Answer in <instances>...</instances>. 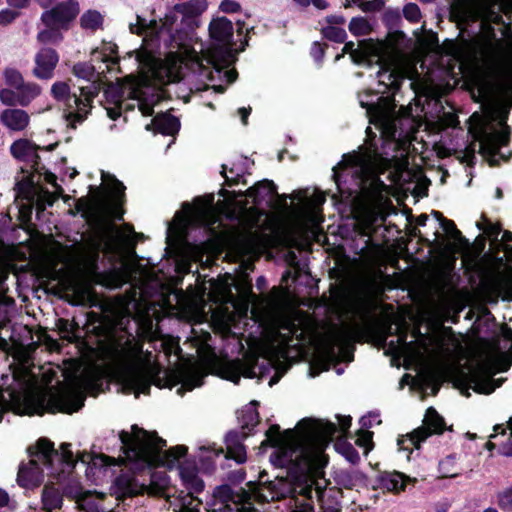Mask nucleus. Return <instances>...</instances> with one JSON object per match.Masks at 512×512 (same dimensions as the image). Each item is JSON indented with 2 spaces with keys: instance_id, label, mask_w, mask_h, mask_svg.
Returning <instances> with one entry per match:
<instances>
[{
  "instance_id": "obj_32",
  "label": "nucleus",
  "mask_w": 512,
  "mask_h": 512,
  "mask_svg": "<svg viewBox=\"0 0 512 512\" xmlns=\"http://www.w3.org/2000/svg\"><path fill=\"white\" fill-rule=\"evenodd\" d=\"M19 105L27 106L33 99H35L40 93L41 88L35 83H24L18 87Z\"/></svg>"
},
{
  "instance_id": "obj_4",
  "label": "nucleus",
  "mask_w": 512,
  "mask_h": 512,
  "mask_svg": "<svg viewBox=\"0 0 512 512\" xmlns=\"http://www.w3.org/2000/svg\"><path fill=\"white\" fill-rule=\"evenodd\" d=\"M123 61L132 62L136 66L138 75L132 73L127 75L125 77L127 83L124 86L111 84L106 88V101L113 105V107H106L108 116L115 120L121 115L123 109H130L127 99L136 101L144 116L152 115L153 107L159 101V95L148 84L149 73H153L154 67L152 56L143 50L132 51L128 53V57L123 58Z\"/></svg>"
},
{
  "instance_id": "obj_62",
  "label": "nucleus",
  "mask_w": 512,
  "mask_h": 512,
  "mask_svg": "<svg viewBox=\"0 0 512 512\" xmlns=\"http://www.w3.org/2000/svg\"><path fill=\"white\" fill-rule=\"evenodd\" d=\"M213 211V197L210 196L209 197V201L208 203L206 204V206L204 207H201L199 210H198V217L200 218H205L207 216H209Z\"/></svg>"
},
{
  "instance_id": "obj_6",
  "label": "nucleus",
  "mask_w": 512,
  "mask_h": 512,
  "mask_svg": "<svg viewBox=\"0 0 512 512\" xmlns=\"http://www.w3.org/2000/svg\"><path fill=\"white\" fill-rule=\"evenodd\" d=\"M478 358L477 367L470 376V386L478 393L490 394L503 382L493 376L499 371H507L512 365V330L503 326L497 337L481 339Z\"/></svg>"
},
{
  "instance_id": "obj_63",
  "label": "nucleus",
  "mask_w": 512,
  "mask_h": 512,
  "mask_svg": "<svg viewBox=\"0 0 512 512\" xmlns=\"http://www.w3.org/2000/svg\"><path fill=\"white\" fill-rule=\"evenodd\" d=\"M44 179H45V181L47 183H49L52 186H54L59 192H62V188L60 186H58L57 183H56L57 177L53 173L45 172Z\"/></svg>"
},
{
  "instance_id": "obj_9",
  "label": "nucleus",
  "mask_w": 512,
  "mask_h": 512,
  "mask_svg": "<svg viewBox=\"0 0 512 512\" xmlns=\"http://www.w3.org/2000/svg\"><path fill=\"white\" fill-rule=\"evenodd\" d=\"M372 59L373 63L379 65L376 78L381 88L378 93L384 94L389 90L399 89L403 79H412L416 73L415 68L405 63L397 54L384 57L380 55V49H378Z\"/></svg>"
},
{
  "instance_id": "obj_35",
  "label": "nucleus",
  "mask_w": 512,
  "mask_h": 512,
  "mask_svg": "<svg viewBox=\"0 0 512 512\" xmlns=\"http://www.w3.org/2000/svg\"><path fill=\"white\" fill-rule=\"evenodd\" d=\"M383 488L391 492H398L405 486L403 475L397 472L387 473L381 477Z\"/></svg>"
},
{
  "instance_id": "obj_29",
  "label": "nucleus",
  "mask_w": 512,
  "mask_h": 512,
  "mask_svg": "<svg viewBox=\"0 0 512 512\" xmlns=\"http://www.w3.org/2000/svg\"><path fill=\"white\" fill-rule=\"evenodd\" d=\"M152 125L158 132L166 135H173L180 128L179 120L169 113H162L155 116L152 120Z\"/></svg>"
},
{
  "instance_id": "obj_16",
  "label": "nucleus",
  "mask_w": 512,
  "mask_h": 512,
  "mask_svg": "<svg viewBox=\"0 0 512 512\" xmlns=\"http://www.w3.org/2000/svg\"><path fill=\"white\" fill-rule=\"evenodd\" d=\"M444 429L443 418L434 408H429L426 411L422 426L398 439L399 449L405 451H412L413 448L419 449L421 442L433 434H441Z\"/></svg>"
},
{
  "instance_id": "obj_53",
  "label": "nucleus",
  "mask_w": 512,
  "mask_h": 512,
  "mask_svg": "<svg viewBox=\"0 0 512 512\" xmlns=\"http://www.w3.org/2000/svg\"><path fill=\"white\" fill-rule=\"evenodd\" d=\"M508 427L510 434L506 441L502 442L499 447V451L504 456H512V417L508 421Z\"/></svg>"
},
{
  "instance_id": "obj_3",
  "label": "nucleus",
  "mask_w": 512,
  "mask_h": 512,
  "mask_svg": "<svg viewBox=\"0 0 512 512\" xmlns=\"http://www.w3.org/2000/svg\"><path fill=\"white\" fill-rule=\"evenodd\" d=\"M205 375L204 369L195 363L187 365L178 372L162 371L155 364L150 353L143 360L140 353H137L131 363L123 369L119 382L124 393H133L136 397L139 394H149L152 384L160 388H171L180 384L177 393L183 395L186 391L200 387Z\"/></svg>"
},
{
  "instance_id": "obj_43",
  "label": "nucleus",
  "mask_w": 512,
  "mask_h": 512,
  "mask_svg": "<svg viewBox=\"0 0 512 512\" xmlns=\"http://www.w3.org/2000/svg\"><path fill=\"white\" fill-rule=\"evenodd\" d=\"M336 448L345 456V458L348 461L352 463L358 461L359 455L357 451L353 448L351 444L347 443L346 441L339 440L336 443Z\"/></svg>"
},
{
  "instance_id": "obj_45",
  "label": "nucleus",
  "mask_w": 512,
  "mask_h": 512,
  "mask_svg": "<svg viewBox=\"0 0 512 512\" xmlns=\"http://www.w3.org/2000/svg\"><path fill=\"white\" fill-rule=\"evenodd\" d=\"M499 142V138L493 135H485V137L480 142V147L483 151L491 155H495L499 149Z\"/></svg>"
},
{
  "instance_id": "obj_34",
  "label": "nucleus",
  "mask_w": 512,
  "mask_h": 512,
  "mask_svg": "<svg viewBox=\"0 0 512 512\" xmlns=\"http://www.w3.org/2000/svg\"><path fill=\"white\" fill-rule=\"evenodd\" d=\"M434 214L440 220L441 228L449 240H452L455 243H461L464 240L461 232L456 228V225L452 220L444 218L439 212H435Z\"/></svg>"
},
{
  "instance_id": "obj_50",
  "label": "nucleus",
  "mask_w": 512,
  "mask_h": 512,
  "mask_svg": "<svg viewBox=\"0 0 512 512\" xmlns=\"http://www.w3.org/2000/svg\"><path fill=\"white\" fill-rule=\"evenodd\" d=\"M94 203L91 199L88 198H79L76 202L75 208L77 212L81 213L84 216L90 215L94 210Z\"/></svg>"
},
{
  "instance_id": "obj_51",
  "label": "nucleus",
  "mask_w": 512,
  "mask_h": 512,
  "mask_svg": "<svg viewBox=\"0 0 512 512\" xmlns=\"http://www.w3.org/2000/svg\"><path fill=\"white\" fill-rule=\"evenodd\" d=\"M380 423L381 420L379 418V414L376 412H370L360 419L361 428L364 430H367L374 425H379Z\"/></svg>"
},
{
  "instance_id": "obj_42",
  "label": "nucleus",
  "mask_w": 512,
  "mask_h": 512,
  "mask_svg": "<svg viewBox=\"0 0 512 512\" xmlns=\"http://www.w3.org/2000/svg\"><path fill=\"white\" fill-rule=\"evenodd\" d=\"M349 30L354 35H366L369 30V23L366 19L358 17L352 18L349 23Z\"/></svg>"
},
{
  "instance_id": "obj_38",
  "label": "nucleus",
  "mask_w": 512,
  "mask_h": 512,
  "mask_svg": "<svg viewBox=\"0 0 512 512\" xmlns=\"http://www.w3.org/2000/svg\"><path fill=\"white\" fill-rule=\"evenodd\" d=\"M80 22L84 29L95 30L102 25L103 17L98 11L89 10L82 15Z\"/></svg>"
},
{
  "instance_id": "obj_30",
  "label": "nucleus",
  "mask_w": 512,
  "mask_h": 512,
  "mask_svg": "<svg viewBox=\"0 0 512 512\" xmlns=\"http://www.w3.org/2000/svg\"><path fill=\"white\" fill-rule=\"evenodd\" d=\"M138 306V302L135 298L126 299L121 298L115 304L114 307V317L119 320V325L124 324V320L129 321L130 316L132 315L133 310H135Z\"/></svg>"
},
{
  "instance_id": "obj_14",
  "label": "nucleus",
  "mask_w": 512,
  "mask_h": 512,
  "mask_svg": "<svg viewBox=\"0 0 512 512\" xmlns=\"http://www.w3.org/2000/svg\"><path fill=\"white\" fill-rule=\"evenodd\" d=\"M178 474L187 491V493L181 491L177 497L178 512H200L201 501L194 498L193 494L202 492L205 485L198 475L196 466L189 462L181 463L178 467Z\"/></svg>"
},
{
  "instance_id": "obj_31",
  "label": "nucleus",
  "mask_w": 512,
  "mask_h": 512,
  "mask_svg": "<svg viewBox=\"0 0 512 512\" xmlns=\"http://www.w3.org/2000/svg\"><path fill=\"white\" fill-rule=\"evenodd\" d=\"M302 334L294 319L285 318L283 319L281 326L278 330V342L281 345H289L293 336L297 337V333Z\"/></svg>"
},
{
  "instance_id": "obj_15",
  "label": "nucleus",
  "mask_w": 512,
  "mask_h": 512,
  "mask_svg": "<svg viewBox=\"0 0 512 512\" xmlns=\"http://www.w3.org/2000/svg\"><path fill=\"white\" fill-rule=\"evenodd\" d=\"M254 402L241 411L239 418L241 423V432L231 431L225 437L226 449L225 458L233 459L238 464L246 461V450L242 441L252 429L258 424V413L253 407Z\"/></svg>"
},
{
  "instance_id": "obj_61",
  "label": "nucleus",
  "mask_w": 512,
  "mask_h": 512,
  "mask_svg": "<svg viewBox=\"0 0 512 512\" xmlns=\"http://www.w3.org/2000/svg\"><path fill=\"white\" fill-rule=\"evenodd\" d=\"M311 55L316 62L320 63L324 57L323 46L315 42L311 48Z\"/></svg>"
},
{
  "instance_id": "obj_33",
  "label": "nucleus",
  "mask_w": 512,
  "mask_h": 512,
  "mask_svg": "<svg viewBox=\"0 0 512 512\" xmlns=\"http://www.w3.org/2000/svg\"><path fill=\"white\" fill-rule=\"evenodd\" d=\"M176 10L188 16H195L207 9L206 0H189L175 6Z\"/></svg>"
},
{
  "instance_id": "obj_2",
  "label": "nucleus",
  "mask_w": 512,
  "mask_h": 512,
  "mask_svg": "<svg viewBox=\"0 0 512 512\" xmlns=\"http://www.w3.org/2000/svg\"><path fill=\"white\" fill-rule=\"evenodd\" d=\"M367 140L361 152H353L343 156L342 161L333 168V177L338 189L342 192V178L351 177L350 194L360 193L367 201L359 213V221L364 230L372 229L379 221L385 220L382 191L386 188L380 180L379 173L389 165V159L374 141L375 135L371 128L366 129Z\"/></svg>"
},
{
  "instance_id": "obj_48",
  "label": "nucleus",
  "mask_w": 512,
  "mask_h": 512,
  "mask_svg": "<svg viewBox=\"0 0 512 512\" xmlns=\"http://www.w3.org/2000/svg\"><path fill=\"white\" fill-rule=\"evenodd\" d=\"M497 503L501 509L512 511V486L498 494Z\"/></svg>"
},
{
  "instance_id": "obj_55",
  "label": "nucleus",
  "mask_w": 512,
  "mask_h": 512,
  "mask_svg": "<svg viewBox=\"0 0 512 512\" xmlns=\"http://www.w3.org/2000/svg\"><path fill=\"white\" fill-rule=\"evenodd\" d=\"M136 23L129 24V30L131 33L141 35L148 29V24L146 19L137 16Z\"/></svg>"
},
{
  "instance_id": "obj_39",
  "label": "nucleus",
  "mask_w": 512,
  "mask_h": 512,
  "mask_svg": "<svg viewBox=\"0 0 512 512\" xmlns=\"http://www.w3.org/2000/svg\"><path fill=\"white\" fill-rule=\"evenodd\" d=\"M59 28H48L40 31L37 39L41 43H58L62 40V35L58 31Z\"/></svg>"
},
{
  "instance_id": "obj_58",
  "label": "nucleus",
  "mask_w": 512,
  "mask_h": 512,
  "mask_svg": "<svg viewBox=\"0 0 512 512\" xmlns=\"http://www.w3.org/2000/svg\"><path fill=\"white\" fill-rule=\"evenodd\" d=\"M209 507H210V511L211 512H234L235 509L237 510H240L237 506L232 507L230 503H217V502H212L211 504H209Z\"/></svg>"
},
{
  "instance_id": "obj_28",
  "label": "nucleus",
  "mask_w": 512,
  "mask_h": 512,
  "mask_svg": "<svg viewBox=\"0 0 512 512\" xmlns=\"http://www.w3.org/2000/svg\"><path fill=\"white\" fill-rule=\"evenodd\" d=\"M41 502L45 512L59 510L63 506V494L54 486L46 485L42 491Z\"/></svg>"
},
{
  "instance_id": "obj_54",
  "label": "nucleus",
  "mask_w": 512,
  "mask_h": 512,
  "mask_svg": "<svg viewBox=\"0 0 512 512\" xmlns=\"http://www.w3.org/2000/svg\"><path fill=\"white\" fill-rule=\"evenodd\" d=\"M383 6L384 2L382 0L365 1L359 4V7L363 12L380 11L383 8Z\"/></svg>"
},
{
  "instance_id": "obj_59",
  "label": "nucleus",
  "mask_w": 512,
  "mask_h": 512,
  "mask_svg": "<svg viewBox=\"0 0 512 512\" xmlns=\"http://www.w3.org/2000/svg\"><path fill=\"white\" fill-rule=\"evenodd\" d=\"M92 463H93L94 466L106 467V466L115 465L116 464V459L101 454V455H97V456L93 457L92 458Z\"/></svg>"
},
{
  "instance_id": "obj_8",
  "label": "nucleus",
  "mask_w": 512,
  "mask_h": 512,
  "mask_svg": "<svg viewBox=\"0 0 512 512\" xmlns=\"http://www.w3.org/2000/svg\"><path fill=\"white\" fill-rule=\"evenodd\" d=\"M61 459L67 466L73 467L76 460L70 449V444L61 445V454L54 448L53 444L46 440L40 439L37 442V451L30 459L29 463L19 468L17 481L19 485L25 488L38 486L44 478V468L52 469L54 459Z\"/></svg>"
},
{
  "instance_id": "obj_26",
  "label": "nucleus",
  "mask_w": 512,
  "mask_h": 512,
  "mask_svg": "<svg viewBox=\"0 0 512 512\" xmlns=\"http://www.w3.org/2000/svg\"><path fill=\"white\" fill-rule=\"evenodd\" d=\"M378 49L379 47L377 46L354 48L353 42H347L343 47V54H350L352 61L356 64H363L370 67L373 64L372 57L374 56L375 51H378Z\"/></svg>"
},
{
  "instance_id": "obj_27",
  "label": "nucleus",
  "mask_w": 512,
  "mask_h": 512,
  "mask_svg": "<svg viewBox=\"0 0 512 512\" xmlns=\"http://www.w3.org/2000/svg\"><path fill=\"white\" fill-rule=\"evenodd\" d=\"M102 181L107 186V189L110 191L113 197L112 205L114 206V217L118 220H121L122 213H117V206L121 204V200L124 197V191L126 188L122 182H120L109 173L102 172Z\"/></svg>"
},
{
  "instance_id": "obj_17",
  "label": "nucleus",
  "mask_w": 512,
  "mask_h": 512,
  "mask_svg": "<svg viewBox=\"0 0 512 512\" xmlns=\"http://www.w3.org/2000/svg\"><path fill=\"white\" fill-rule=\"evenodd\" d=\"M480 274L490 286L512 298V265L499 258L491 263L482 264Z\"/></svg>"
},
{
  "instance_id": "obj_5",
  "label": "nucleus",
  "mask_w": 512,
  "mask_h": 512,
  "mask_svg": "<svg viewBox=\"0 0 512 512\" xmlns=\"http://www.w3.org/2000/svg\"><path fill=\"white\" fill-rule=\"evenodd\" d=\"M209 32L213 40L212 46L203 54L194 49L185 51L184 61L200 74L212 67L219 78L223 77L227 83H232L236 80L237 72L227 68L235 62L238 53L232 41L233 24L226 17H218L211 21Z\"/></svg>"
},
{
  "instance_id": "obj_20",
  "label": "nucleus",
  "mask_w": 512,
  "mask_h": 512,
  "mask_svg": "<svg viewBox=\"0 0 512 512\" xmlns=\"http://www.w3.org/2000/svg\"><path fill=\"white\" fill-rule=\"evenodd\" d=\"M256 495L250 494L246 491L234 492L229 485L218 486L213 492V502L217 503H230L235 506L240 505L241 511L249 512L254 510L253 498Z\"/></svg>"
},
{
  "instance_id": "obj_12",
  "label": "nucleus",
  "mask_w": 512,
  "mask_h": 512,
  "mask_svg": "<svg viewBox=\"0 0 512 512\" xmlns=\"http://www.w3.org/2000/svg\"><path fill=\"white\" fill-rule=\"evenodd\" d=\"M86 382L83 387L79 381L56 391L49 392L44 398L46 411L50 413L62 412L71 414L78 411L84 405Z\"/></svg>"
},
{
  "instance_id": "obj_52",
  "label": "nucleus",
  "mask_w": 512,
  "mask_h": 512,
  "mask_svg": "<svg viewBox=\"0 0 512 512\" xmlns=\"http://www.w3.org/2000/svg\"><path fill=\"white\" fill-rule=\"evenodd\" d=\"M19 17V12L12 9H2L0 11V26H7Z\"/></svg>"
},
{
  "instance_id": "obj_47",
  "label": "nucleus",
  "mask_w": 512,
  "mask_h": 512,
  "mask_svg": "<svg viewBox=\"0 0 512 512\" xmlns=\"http://www.w3.org/2000/svg\"><path fill=\"white\" fill-rule=\"evenodd\" d=\"M262 190H266L267 194L273 193V183L266 181V182L258 184L255 187H251L248 189L247 195L249 197H253L254 201L257 202L258 198L261 196Z\"/></svg>"
},
{
  "instance_id": "obj_10",
  "label": "nucleus",
  "mask_w": 512,
  "mask_h": 512,
  "mask_svg": "<svg viewBox=\"0 0 512 512\" xmlns=\"http://www.w3.org/2000/svg\"><path fill=\"white\" fill-rule=\"evenodd\" d=\"M33 383L26 371L2 375L0 379V421L2 414L32 396Z\"/></svg>"
},
{
  "instance_id": "obj_64",
  "label": "nucleus",
  "mask_w": 512,
  "mask_h": 512,
  "mask_svg": "<svg viewBox=\"0 0 512 512\" xmlns=\"http://www.w3.org/2000/svg\"><path fill=\"white\" fill-rule=\"evenodd\" d=\"M10 6L15 8H25L28 6L30 0H6Z\"/></svg>"
},
{
  "instance_id": "obj_37",
  "label": "nucleus",
  "mask_w": 512,
  "mask_h": 512,
  "mask_svg": "<svg viewBox=\"0 0 512 512\" xmlns=\"http://www.w3.org/2000/svg\"><path fill=\"white\" fill-rule=\"evenodd\" d=\"M439 473L446 478L458 476L459 472L454 455H449L439 462Z\"/></svg>"
},
{
  "instance_id": "obj_60",
  "label": "nucleus",
  "mask_w": 512,
  "mask_h": 512,
  "mask_svg": "<svg viewBox=\"0 0 512 512\" xmlns=\"http://www.w3.org/2000/svg\"><path fill=\"white\" fill-rule=\"evenodd\" d=\"M220 10L224 13H235L240 10V4L234 0H223L220 4Z\"/></svg>"
},
{
  "instance_id": "obj_22",
  "label": "nucleus",
  "mask_w": 512,
  "mask_h": 512,
  "mask_svg": "<svg viewBox=\"0 0 512 512\" xmlns=\"http://www.w3.org/2000/svg\"><path fill=\"white\" fill-rule=\"evenodd\" d=\"M59 61L58 53L52 48H42L35 55L33 74L39 79H51Z\"/></svg>"
},
{
  "instance_id": "obj_13",
  "label": "nucleus",
  "mask_w": 512,
  "mask_h": 512,
  "mask_svg": "<svg viewBox=\"0 0 512 512\" xmlns=\"http://www.w3.org/2000/svg\"><path fill=\"white\" fill-rule=\"evenodd\" d=\"M98 93V88L94 83L86 87L80 88V95L70 94V87L64 81L55 82L51 87L52 96L58 100L66 103L70 108L75 109L72 114L77 121L81 122L88 114V108L91 107V102Z\"/></svg>"
},
{
  "instance_id": "obj_46",
  "label": "nucleus",
  "mask_w": 512,
  "mask_h": 512,
  "mask_svg": "<svg viewBox=\"0 0 512 512\" xmlns=\"http://www.w3.org/2000/svg\"><path fill=\"white\" fill-rule=\"evenodd\" d=\"M0 101L2 104L7 106H15L19 104V95L18 90L13 91L11 89H1L0 90Z\"/></svg>"
},
{
  "instance_id": "obj_36",
  "label": "nucleus",
  "mask_w": 512,
  "mask_h": 512,
  "mask_svg": "<svg viewBox=\"0 0 512 512\" xmlns=\"http://www.w3.org/2000/svg\"><path fill=\"white\" fill-rule=\"evenodd\" d=\"M245 160H240L237 163H233L232 166L229 168L230 176L227 175V166L222 165L221 175L225 178V182L227 185L232 186L234 184H237L239 182L240 177L243 175L244 170L242 168V164Z\"/></svg>"
},
{
  "instance_id": "obj_23",
  "label": "nucleus",
  "mask_w": 512,
  "mask_h": 512,
  "mask_svg": "<svg viewBox=\"0 0 512 512\" xmlns=\"http://www.w3.org/2000/svg\"><path fill=\"white\" fill-rule=\"evenodd\" d=\"M133 273H136V271L132 265L125 264L122 267L113 268L109 272L97 274L96 282L107 288L116 289L128 282Z\"/></svg>"
},
{
  "instance_id": "obj_24",
  "label": "nucleus",
  "mask_w": 512,
  "mask_h": 512,
  "mask_svg": "<svg viewBox=\"0 0 512 512\" xmlns=\"http://www.w3.org/2000/svg\"><path fill=\"white\" fill-rule=\"evenodd\" d=\"M0 122L11 132H21L29 126L30 116L25 110L8 108L0 113Z\"/></svg>"
},
{
  "instance_id": "obj_18",
  "label": "nucleus",
  "mask_w": 512,
  "mask_h": 512,
  "mask_svg": "<svg viewBox=\"0 0 512 512\" xmlns=\"http://www.w3.org/2000/svg\"><path fill=\"white\" fill-rule=\"evenodd\" d=\"M265 364L267 366L272 365V362L268 357L263 359L262 365H259L257 359L250 360L248 362L237 359L223 364L220 370V375L222 378L234 383H238L241 376L248 378L263 377L264 372L262 371V368H265Z\"/></svg>"
},
{
  "instance_id": "obj_44",
  "label": "nucleus",
  "mask_w": 512,
  "mask_h": 512,
  "mask_svg": "<svg viewBox=\"0 0 512 512\" xmlns=\"http://www.w3.org/2000/svg\"><path fill=\"white\" fill-rule=\"evenodd\" d=\"M95 68L89 63H77L73 67V73L75 76L90 80L94 76Z\"/></svg>"
},
{
  "instance_id": "obj_56",
  "label": "nucleus",
  "mask_w": 512,
  "mask_h": 512,
  "mask_svg": "<svg viewBox=\"0 0 512 512\" xmlns=\"http://www.w3.org/2000/svg\"><path fill=\"white\" fill-rule=\"evenodd\" d=\"M93 56H94L95 59L96 58H100L102 62L106 63L108 70H112L113 66L119 63V59L118 58H114V57H112V56H110L108 54L99 52L97 50L93 52Z\"/></svg>"
},
{
  "instance_id": "obj_1",
  "label": "nucleus",
  "mask_w": 512,
  "mask_h": 512,
  "mask_svg": "<svg viewBox=\"0 0 512 512\" xmlns=\"http://www.w3.org/2000/svg\"><path fill=\"white\" fill-rule=\"evenodd\" d=\"M338 426L329 421L306 418L295 429L281 433L279 426H271L267 432L269 441L275 447L270 461L275 467L285 468L296 481L306 484V494L316 498L322 512H340L337 502L327 498L328 481L324 478L327 456L324 453L328 443L337 432L345 434L351 425L350 416H337Z\"/></svg>"
},
{
  "instance_id": "obj_41",
  "label": "nucleus",
  "mask_w": 512,
  "mask_h": 512,
  "mask_svg": "<svg viewBox=\"0 0 512 512\" xmlns=\"http://www.w3.org/2000/svg\"><path fill=\"white\" fill-rule=\"evenodd\" d=\"M322 33L325 38L334 42H344L346 38V31L337 26H327L323 28Z\"/></svg>"
},
{
  "instance_id": "obj_19",
  "label": "nucleus",
  "mask_w": 512,
  "mask_h": 512,
  "mask_svg": "<svg viewBox=\"0 0 512 512\" xmlns=\"http://www.w3.org/2000/svg\"><path fill=\"white\" fill-rule=\"evenodd\" d=\"M79 13L78 3L74 0L62 2L45 11L41 16V21L48 28H67V25Z\"/></svg>"
},
{
  "instance_id": "obj_57",
  "label": "nucleus",
  "mask_w": 512,
  "mask_h": 512,
  "mask_svg": "<svg viewBox=\"0 0 512 512\" xmlns=\"http://www.w3.org/2000/svg\"><path fill=\"white\" fill-rule=\"evenodd\" d=\"M372 434L361 428V430L358 432V438L356 440V443L359 446L365 447L366 449H370Z\"/></svg>"
},
{
  "instance_id": "obj_40",
  "label": "nucleus",
  "mask_w": 512,
  "mask_h": 512,
  "mask_svg": "<svg viewBox=\"0 0 512 512\" xmlns=\"http://www.w3.org/2000/svg\"><path fill=\"white\" fill-rule=\"evenodd\" d=\"M5 83L15 89L22 86L24 80L21 73L14 68H6L3 72Z\"/></svg>"
},
{
  "instance_id": "obj_25",
  "label": "nucleus",
  "mask_w": 512,
  "mask_h": 512,
  "mask_svg": "<svg viewBox=\"0 0 512 512\" xmlns=\"http://www.w3.org/2000/svg\"><path fill=\"white\" fill-rule=\"evenodd\" d=\"M37 150L38 147L27 139L17 140L10 147L11 154L15 158L29 163L35 170H38Z\"/></svg>"
},
{
  "instance_id": "obj_7",
  "label": "nucleus",
  "mask_w": 512,
  "mask_h": 512,
  "mask_svg": "<svg viewBox=\"0 0 512 512\" xmlns=\"http://www.w3.org/2000/svg\"><path fill=\"white\" fill-rule=\"evenodd\" d=\"M119 438L126 460L134 462L137 467L163 465L172 468L186 454L185 446H176L163 451L166 441L155 433H149L136 425L131 432L122 431Z\"/></svg>"
},
{
  "instance_id": "obj_49",
  "label": "nucleus",
  "mask_w": 512,
  "mask_h": 512,
  "mask_svg": "<svg viewBox=\"0 0 512 512\" xmlns=\"http://www.w3.org/2000/svg\"><path fill=\"white\" fill-rule=\"evenodd\" d=\"M404 17L410 22H418L421 18L419 7L414 3H409L403 8Z\"/></svg>"
},
{
  "instance_id": "obj_11",
  "label": "nucleus",
  "mask_w": 512,
  "mask_h": 512,
  "mask_svg": "<svg viewBox=\"0 0 512 512\" xmlns=\"http://www.w3.org/2000/svg\"><path fill=\"white\" fill-rule=\"evenodd\" d=\"M374 97L373 93L366 92L359 95V102L363 108H366V113L369 116L370 123L374 124L380 130L382 138L386 141L395 140L396 137V122L398 118L394 108L390 104L379 103L382 97H378L377 101L369 99Z\"/></svg>"
},
{
  "instance_id": "obj_21",
  "label": "nucleus",
  "mask_w": 512,
  "mask_h": 512,
  "mask_svg": "<svg viewBox=\"0 0 512 512\" xmlns=\"http://www.w3.org/2000/svg\"><path fill=\"white\" fill-rule=\"evenodd\" d=\"M352 332L348 326H333L323 339L321 350L327 358L337 356L336 348L342 350L351 340Z\"/></svg>"
}]
</instances>
